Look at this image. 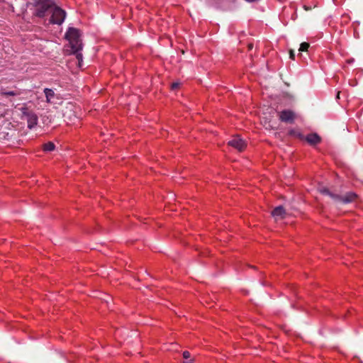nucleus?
I'll return each mask as SVG.
<instances>
[{
	"label": "nucleus",
	"instance_id": "22",
	"mask_svg": "<svg viewBox=\"0 0 363 363\" xmlns=\"http://www.w3.org/2000/svg\"><path fill=\"white\" fill-rule=\"evenodd\" d=\"M250 49H251L252 48V45H250Z\"/></svg>",
	"mask_w": 363,
	"mask_h": 363
},
{
	"label": "nucleus",
	"instance_id": "9",
	"mask_svg": "<svg viewBox=\"0 0 363 363\" xmlns=\"http://www.w3.org/2000/svg\"><path fill=\"white\" fill-rule=\"evenodd\" d=\"M44 94L45 95L46 102L50 104L53 103V99L55 96V91L51 89L45 88L44 89Z\"/></svg>",
	"mask_w": 363,
	"mask_h": 363
},
{
	"label": "nucleus",
	"instance_id": "7",
	"mask_svg": "<svg viewBox=\"0 0 363 363\" xmlns=\"http://www.w3.org/2000/svg\"><path fill=\"white\" fill-rule=\"evenodd\" d=\"M279 118L285 123H293L295 119V113L291 110H284L279 113Z\"/></svg>",
	"mask_w": 363,
	"mask_h": 363
},
{
	"label": "nucleus",
	"instance_id": "5",
	"mask_svg": "<svg viewBox=\"0 0 363 363\" xmlns=\"http://www.w3.org/2000/svg\"><path fill=\"white\" fill-rule=\"evenodd\" d=\"M228 145L240 152L243 151L246 147V142L239 136H235L228 141Z\"/></svg>",
	"mask_w": 363,
	"mask_h": 363
},
{
	"label": "nucleus",
	"instance_id": "10",
	"mask_svg": "<svg viewBox=\"0 0 363 363\" xmlns=\"http://www.w3.org/2000/svg\"><path fill=\"white\" fill-rule=\"evenodd\" d=\"M306 141L311 145H315L320 143V138L316 133L309 134L306 137Z\"/></svg>",
	"mask_w": 363,
	"mask_h": 363
},
{
	"label": "nucleus",
	"instance_id": "16",
	"mask_svg": "<svg viewBox=\"0 0 363 363\" xmlns=\"http://www.w3.org/2000/svg\"><path fill=\"white\" fill-rule=\"evenodd\" d=\"M182 355L184 359H189L191 357V354L188 351H184Z\"/></svg>",
	"mask_w": 363,
	"mask_h": 363
},
{
	"label": "nucleus",
	"instance_id": "19",
	"mask_svg": "<svg viewBox=\"0 0 363 363\" xmlns=\"http://www.w3.org/2000/svg\"><path fill=\"white\" fill-rule=\"evenodd\" d=\"M184 363H194V361H193V359H190L187 362H184Z\"/></svg>",
	"mask_w": 363,
	"mask_h": 363
},
{
	"label": "nucleus",
	"instance_id": "6",
	"mask_svg": "<svg viewBox=\"0 0 363 363\" xmlns=\"http://www.w3.org/2000/svg\"><path fill=\"white\" fill-rule=\"evenodd\" d=\"M358 199L357 195L354 192H347L344 196L339 195L338 199H335V201L343 203H350L355 202Z\"/></svg>",
	"mask_w": 363,
	"mask_h": 363
},
{
	"label": "nucleus",
	"instance_id": "4",
	"mask_svg": "<svg viewBox=\"0 0 363 363\" xmlns=\"http://www.w3.org/2000/svg\"><path fill=\"white\" fill-rule=\"evenodd\" d=\"M50 14H51L50 22L53 24L61 25L66 17V12L65 10L55 4L52 6Z\"/></svg>",
	"mask_w": 363,
	"mask_h": 363
},
{
	"label": "nucleus",
	"instance_id": "11",
	"mask_svg": "<svg viewBox=\"0 0 363 363\" xmlns=\"http://www.w3.org/2000/svg\"><path fill=\"white\" fill-rule=\"evenodd\" d=\"M20 94H21V92L18 90H13V91L2 90L1 91V95L3 96H18Z\"/></svg>",
	"mask_w": 363,
	"mask_h": 363
},
{
	"label": "nucleus",
	"instance_id": "1",
	"mask_svg": "<svg viewBox=\"0 0 363 363\" xmlns=\"http://www.w3.org/2000/svg\"><path fill=\"white\" fill-rule=\"evenodd\" d=\"M66 38L69 41L72 50L75 51L81 50L82 44L81 42V33L79 30L74 28H69L65 34Z\"/></svg>",
	"mask_w": 363,
	"mask_h": 363
},
{
	"label": "nucleus",
	"instance_id": "20",
	"mask_svg": "<svg viewBox=\"0 0 363 363\" xmlns=\"http://www.w3.org/2000/svg\"><path fill=\"white\" fill-rule=\"evenodd\" d=\"M294 130H291L290 131V135H294Z\"/></svg>",
	"mask_w": 363,
	"mask_h": 363
},
{
	"label": "nucleus",
	"instance_id": "3",
	"mask_svg": "<svg viewBox=\"0 0 363 363\" xmlns=\"http://www.w3.org/2000/svg\"><path fill=\"white\" fill-rule=\"evenodd\" d=\"M54 4V0H40L37 5L35 15L43 18L47 14H50Z\"/></svg>",
	"mask_w": 363,
	"mask_h": 363
},
{
	"label": "nucleus",
	"instance_id": "12",
	"mask_svg": "<svg viewBox=\"0 0 363 363\" xmlns=\"http://www.w3.org/2000/svg\"><path fill=\"white\" fill-rule=\"evenodd\" d=\"M320 191L323 194H325V195H328L330 197H331L334 201L335 200V199H338L339 198V195L338 194H335L332 192H330L328 189L326 188H321L320 189Z\"/></svg>",
	"mask_w": 363,
	"mask_h": 363
},
{
	"label": "nucleus",
	"instance_id": "15",
	"mask_svg": "<svg viewBox=\"0 0 363 363\" xmlns=\"http://www.w3.org/2000/svg\"><path fill=\"white\" fill-rule=\"evenodd\" d=\"M72 51L75 53L76 57L79 61V65L81 66V61L82 60V55L79 52L80 50L75 51L74 50H72Z\"/></svg>",
	"mask_w": 363,
	"mask_h": 363
},
{
	"label": "nucleus",
	"instance_id": "2",
	"mask_svg": "<svg viewBox=\"0 0 363 363\" xmlns=\"http://www.w3.org/2000/svg\"><path fill=\"white\" fill-rule=\"evenodd\" d=\"M20 111L21 112V118L27 121L28 128L29 129L34 128L37 125L38 121V118L35 113L26 106L21 107Z\"/></svg>",
	"mask_w": 363,
	"mask_h": 363
},
{
	"label": "nucleus",
	"instance_id": "14",
	"mask_svg": "<svg viewBox=\"0 0 363 363\" xmlns=\"http://www.w3.org/2000/svg\"><path fill=\"white\" fill-rule=\"evenodd\" d=\"M309 43H306V42H303L302 43L301 45H300V48H299V51L300 52H303V51H307L308 48H309Z\"/></svg>",
	"mask_w": 363,
	"mask_h": 363
},
{
	"label": "nucleus",
	"instance_id": "21",
	"mask_svg": "<svg viewBox=\"0 0 363 363\" xmlns=\"http://www.w3.org/2000/svg\"><path fill=\"white\" fill-rule=\"evenodd\" d=\"M339 95H340V92L337 93V98H339Z\"/></svg>",
	"mask_w": 363,
	"mask_h": 363
},
{
	"label": "nucleus",
	"instance_id": "18",
	"mask_svg": "<svg viewBox=\"0 0 363 363\" xmlns=\"http://www.w3.org/2000/svg\"><path fill=\"white\" fill-rule=\"evenodd\" d=\"M295 57V55L292 50L290 51V58L294 60Z\"/></svg>",
	"mask_w": 363,
	"mask_h": 363
},
{
	"label": "nucleus",
	"instance_id": "13",
	"mask_svg": "<svg viewBox=\"0 0 363 363\" xmlns=\"http://www.w3.org/2000/svg\"><path fill=\"white\" fill-rule=\"evenodd\" d=\"M55 148V145L52 142H48L47 143L43 144V150L45 152H51L53 151Z\"/></svg>",
	"mask_w": 363,
	"mask_h": 363
},
{
	"label": "nucleus",
	"instance_id": "8",
	"mask_svg": "<svg viewBox=\"0 0 363 363\" xmlns=\"http://www.w3.org/2000/svg\"><path fill=\"white\" fill-rule=\"evenodd\" d=\"M286 214L287 213L282 206H279L276 207L272 211V216L276 220L284 219L286 217Z\"/></svg>",
	"mask_w": 363,
	"mask_h": 363
},
{
	"label": "nucleus",
	"instance_id": "17",
	"mask_svg": "<svg viewBox=\"0 0 363 363\" xmlns=\"http://www.w3.org/2000/svg\"><path fill=\"white\" fill-rule=\"evenodd\" d=\"M180 84L179 82H174L172 84V89H175L179 86Z\"/></svg>",
	"mask_w": 363,
	"mask_h": 363
}]
</instances>
